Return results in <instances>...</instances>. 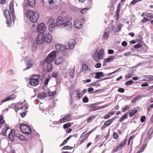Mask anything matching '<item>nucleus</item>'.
I'll return each instance as SVG.
<instances>
[{"label": "nucleus", "mask_w": 153, "mask_h": 153, "mask_svg": "<svg viewBox=\"0 0 153 153\" xmlns=\"http://www.w3.org/2000/svg\"><path fill=\"white\" fill-rule=\"evenodd\" d=\"M56 26L60 28H65V29L70 31L71 30L72 24L68 21H65L61 16L58 17L56 24L53 23L51 24L49 26V29L51 31H53Z\"/></svg>", "instance_id": "obj_1"}, {"label": "nucleus", "mask_w": 153, "mask_h": 153, "mask_svg": "<svg viewBox=\"0 0 153 153\" xmlns=\"http://www.w3.org/2000/svg\"><path fill=\"white\" fill-rule=\"evenodd\" d=\"M9 10V11L7 10H4V14L7 19V24L10 26L12 23V20L13 21L15 19L13 4L12 1L10 4Z\"/></svg>", "instance_id": "obj_2"}, {"label": "nucleus", "mask_w": 153, "mask_h": 153, "mask_svg": "<svg viewBox=\"0 0 153 153\" xmlns=\"http://www.w3.org/2000/svg\"><path fill=\"white\" fill-rule=\"evenodd\" d=\"M58 52L57 51H54L50 53L47 57L45 60L42 61L40 62V65L44 69H46L47 65L48 62L52 61L58 54Z\"/></svg>", "instance_id": "obj_3"}, {"label": "nucleus", "mask_w": 153, "mask_h": 153, "mask_svg": "<svg viewBox=\"0 0 153 153\" xmlns=\"http://www.w3.org/2000/svg\"><path fill=\"white\" fill-rule=\"evenodd\" d=\"M27 18L33 22H36L39 16V14L37 12H34L31 10H28L26 13Z\"/></svg>", "instance_id": "obj_4"}, {"label": "nucleus", "mask_w": 153, "mask_h": 153, "mask_svg": "<svg viewBox=\"0 0 153 153\" xmlns=\"http://www.w3.org/2000/svg\"><path fill=\"white\" fill-rule=\"evenodd\" d=\"M104 56V51L102 49H101L99 52L97 50L94 51L92 55L94 59L98 62H99L100 59H102Z\"/></svg>", "instance_id": "obj_5"}, {"label": "nucleus", "mask_w": 153, "mask_h": 153, "mask_svg": "<svg viewBox=\"0 0 153 153\" xmlns=\"http://www.w3.org/2000/svg\"><path fill=\"white\" fill-rule=\"evenodd\" d=\"M21 131L24 133L29 134L31 132L30 128L27 125L25 124H21L20 126Z\"/></svg>", "instance_id": "obj_6"}, {"label": "nucleus", "mask_w": 153, "mask_h": 153, "mask_svg": "<svg viewBox=\"0 0 153 153\" xmlns=\"http://www.w3.org/2000/svg\"><path fill=\"white\" fill-rule=\"evenodd\" d=\"M76 41L73 39H71L66 42L67 49H73L76 45Z\"/></svg>", "instance_id": "obj_7"}, {"label": "nucleus", "mask_w": 153, "mask_h": 153, "mask_svg": "<svg viewBox=\"0 0 153 153\" xmlns=\"http://www.w3.org/2000/svg\"><path fill=\"white\" fill-rule=\"evenodd\" d=\"M36 42L37 44L41 45L45 42L44 35L43 33H39L37 38Z\"/></svg>", "instance_id": "obj_8"}, {"label": "nucleus", "mask_w": 153, "mask_h": 153, "mask_svg": "<svg viewBox=\"0 0 153 153\" xmlns=\"http://www.w3.org/2000/svg\"><path fill=\"white\" fill-rule=\"evenodd\" d=\"M55 48L57 51H64L67 50V46L60 44H57L55 45Z\"/></svg>", "instance_id": "obj_9"}, {"label": "nucleus", "mask_w": 153, "mask_h": 153, "mask_svg": "<svg viewBox=\"0 0 153 153\" xmlns=\"http://www.w3.org/2000/svg\"><path fill=\"white\" fill-rule=\"evenodd\" d=\"M46 27L43 23H41L38 25L37 27V31L38 32H40V33H43L45 30Z\"/></svg>", "instance_id": "obj_10"}, {"label": "nucleus", "mask_w": 153, "mask_h": 153, "mask_svg": "<svg viewBox=\"0 0 153 153\" xmlns=\"http://www.w3.org/2000/svg\"><path fill=\"white\" fill-rule=\"evenodd\" d=\"M39 80L37 78H35L34 76H33L30 80V85L33 86H36L39 84Z\"/></svg>", "instance_id": "obj_11"}, {"label": "nucleus", "mask_w": 153, "mask_h": 153, "mask_svg": "<svg viewBox=\"0 0 153 153\" xmlns=\"http://www.w3.org/2000/svg\"><path fill=\"white\" fill-rule=\"evenodd\" d=\"M16 96L15 94L10 95L6 98L3 99L1 101V102L3 103L7 101L13 100L16 98Z\"/></svg>", "instance_id": "obj_12"}, {"label": "nucleus", "mask_w": 153, "mask_h": 153, "mask_svg": "<svg viewBox=\"0 0 153 153\" xmlns=\"http://www.w3.org/2000/svg\"><path fill=\"white\" fill-rule=\"evenodd\" d=\"M33 64V60L31 59H28L26 62V67L25 69H24L23 71H24L32 67Z\"/></svg>", "instance_id": "obj_13"}, {"label": "nucleus", "mask_w": 153, "mask_h": 153, "mask_svg": "<svg viewBox=\"0 0 153 153\" xmlns=\"http://www.w3.org/2000/svg\"><path fill=\"white\" fill-rule=\"evenodd\" d=\"M45 42L46 43H50L52 40V37L50 34H48L44 36Z\"/></svg>", "instance_id": "obj_14"}, {"label": "nucleus", "mask_w": 153, "mask_h": 153, "mask_svg": "<svg viewBox=\"0 0 153 153\" xmlns=\"http://www.w3.org/2000/svg\"><path fill=\"white\" fill-rule=\"evenodd\" d=\"M141 16L143 17H146L147 20L150 21L152 19H153V15L151 13H143Z\"/></svg>", "instance_id": "obj_15"}, {"label": "nucleus", "mask_w": 153, "mask_h": 153, "mask_svg": "<svg viewBox=\"0 0 153 153\" xmlns=\"http://www.w3.org/2000/svg\"><path fill=\"white\" fill-rule=\"evenodd\" d=\"M71 119V116L68 114L64 117L62 119H60L59 121L61 123H63L70 121Z\"/></svg>", "instance_id": "obj_16"}, {"label": "nucleus", "mask_w": 153, "mask_h": 153, "mask_svg": "<svg viewBox=\"0 0 153 153\" xmlns=\"http://www.w3.org/2000/svg\"><path fill=\"white\" fill-rule=\"evenodd\" d=\"M74 25L75 27L77 28H80L82 26V22L78 20L74 21Z\"/></svg>", "instance_id": "obj_17"}, {"label": "nucleus", "mask_w": 153, "mask_h": 153, "mask_svg": "<svg viewBox=\"0 0 153 153\" xmlns=\"http://www.w3.org/2000/svg\"><path fill=\"white\" fill-rule=\"evenodd\" d=\"M82 66V71L84 74L88 73L90 71V69L88 68L87 65L85 64H83Z\"/></svg>", "instance_id": "obj_18"}, {"label": "nucleus", "mask_w": 153, "mask_h": 153, "mask_svg": "<svg viewBox=\"0 0 153 153\" xmlns=\"http://www.w3.org/2000/svg\"><path fill=\"white\" fill-rule=\"evenodd\" d=\"M15 133V130H12L9 134V138L11 141H13L14 140Z\"/></svg>", "instance_id": "obj_19"}, {"label": "nucleus", "mask_w": 153, "mask_h": 153, "mask_svg": "<svg viewBox=\"0 0 153 153\" xmlns=\"http://www.w3.org/2000/svg\"><path fill=\"white\" fill-rule=\"evenodd\" d=\"M116 58V57L114 56H110L107 58H106L104 59V60L105 62H111Z\"/></svg>", "instance_id": "obj_20"}, {"label": "nucleus", "mask_w": 153, "mask_h": 153, "mask_svg": "<svg viewBox=\"0 0 153 153\" xmlns=\"http://www.w3.org/2000/svg\"><path fill=\"white\" fill-rule=\"evenodd\" d=\"M64 61L63 59L60 57L56 59L55 61V63L56 65H59L62 63Z\"/></svg>", "instance_id": "obj_21"}, {"label": "nucleus", "mask_w": 153, "mask_h": 153, "mask_svg": "<svg viewBox=\"0 0 153 153\" xmlns=\"http://www.w3.org/2000/svg\"><path fill=\"white\" fill-rule=\"evenodd\" d=\"M15 108L14 109L16 111H17L19 110L22 109V105L20 103H17L15 105Z\"/></svg>", "instance_id": "obj_22"}, {"label": "nucleus", "mask_w": 153, "mask_h": 153, "mask_svg": "<svg viewBox=\"0 0 153 153\" xmlns=\"http://www.w3.org/2000/svg\"><path fill=\"white\" fill-rule=\"evenodd\" d=\"M110 31H105L104 32V34L103 35L102 38L105 39H108L109 35L110 33Z\"/></svg>", "instance_id": "obj_23"}, {"label": "nucleus", "mask_w": 153, "mask_h": 153, "mask_svg": "<svg viewBox=\"0 0 153 153\" xmlns=\"http://www.w3.org/2000/svg\"><path fill=\"white\" fill-rule=\"evenodd\" d=\"M95 74V77L97 79H100L104 76L103 73L102 72L96 73Z\"/></svg>", "instance_id": "obj_24"}, {"label": "nucleus", "mask_w": 153, "mask_h": 153, "mask_svg": "<svg viewBox=\"0 0 153 153\" xmlns=\"http://www.w3.org/2000/svg\"><path fill=\"white\" fill-rule=\"evenodd\" d=\"M28 5L31 7H33L34 6L35 3V0H27Z\"/></svg>", "instance_id": "obj_25"}, {"label": "nucleus", "mask_w": 153, "mask_h": 153, "mask_svg": "<svg viewBox=\"0 0 153 153\" xmlns=\"http://www.w3.org/2000/svg\"><path fill=\"white\" fill-rule=\"evenodd\" d=\"M46 68H47V70L48 72L51 71L52 69V64L50 63V62H48L47 64Z\"/></svg>", "instance_id": "obj_26"}, {"label": "nucleus", "mask_w": 153, "mask_h": 153, "mask_svg": "<svg viewBox=\"0 0 153 153\" xmlns=\"http://www.w3.org/2000/svg\"><path fill=\"white\" fill-rule=\"evenodd\" d=\"M127 142V140L126 139H124L121 142L120 144L118 145L119 147H120L121 149L122 148L125 146Z\"/></svg>", "instance_id": "obj_27"}, {"label": "nucleus", "mask_w": 153, "mask_h": 153, "mask_svg": "<svg viewBox=\"0 0 153 153\" xmlns=\"http://www.w3.org/2000/svg\"><path fill=\"white\" fill-rule=\"evenodd\" d=\"M46 94L45 93H41L38 94V98L41 99H44L45 97Z\"/></svg>", "instance_id": "obj_28"}, {"label": "nucleus", "mask_w": 153, "mask_h": 153, "mask_svg": "<svg viewBox=\"0 0 153 153\" xmlns=\"http://www.w3.org/2000/svg\"><path fill=\"white\" fill-rule=\"evenodd\" d=\"M98 109V107L97 106L91 105L89 107V110L90 111H94Z\"/></svg>", "instance_id": "obj_29"}, {"label": "nucleus", "mask_w": 153, "mask_h": 153, "mask_svg": "<svg viewBox=\"0 0 153 153\" xmlns=\"http://www.w3.org/2000/svg\"><path fill=\"white\" fill-rule=\"evenodd\" d=\"M16 137L22 140H23L25 139V137L23 136L22 135L19 134H16Z\"/></svg>", "instance_id": "obj_30"}, {"label": "nucleus", "mask_w": 153, "mask_h": 153, "mask_svg": "<svg viewBox=\"0 0 153 153\" xmlns=\"http://www.w3.org/2000/svg\"><path fill=\"white\" fill-rule=\"evenodd\" d=\"M128 117V114H125L123 115L122 117L120 119V122H122L123 121L124 119H127Z\"/></svg>", "instance_id": "obj_31"}, {"label": "nucleus", "mask_w": 153, "mask_h": 153, "mask_svg": "<svg viewBox=\"0 0 153 153\" xmlns=\"http://www.w3.org/2000/svg\"><path fill=\"white\" fill-rule=\"evenodd\" d=\"M137 111L136 110H131L129 113V115L130 117H132L136 113Z\"/></svg>", "instance_id": "obj_32"}, {"label": "nucleus", "mask_w": 153, "mask_h": 153, "mask_svg": "<svg viewBox=\"0 0 153 153\" xmlns=\"http://www.w3.org/2000/svg\"><path fill=\"white\" fill-rule=\"evenodd\" d=\"M9 129V127L7 126L3 128L2 131V134L4 136H6V132Z\"/></svg>", "instance_id": "obj_33"}, {"label": "nucleus", "mask_w": 153, "mask_h": 153, "mask_svg": "<svg viewBox=\"0 0 153 153\" xmlns=\"http://www.w3.org/2000/svg\"><path fill=\"white\" fill-rule=\"evenodd\" d=\"M85 132H84L81 135L80 138H83L84 139H85V140L86 139L88 136V134H84V133Z\"/></svg>", "instance_id": "obj_34"}, {"label": "nucleus", "mask_w": 153, "mask_h": 153, "mask_svg": "<svg viewBox=\"0 0 153 153\" xmlns=\"http://www.w3.org/2000/svg\"><path fill=\"white\" fill-rule=\"evenodd\" d=\"M114 119H111L105 122V125L107 126L110 125Z\"/></svg>", "instance_id": "obj_35"}, {"label": "nucleus", "mask_w": 153, "mask_h": 153, "mask_svg": "<svg viewBox=\"0 0 153 153\" xmlns=\"http://www.w3.org/2000/svg\"><path fill=\"white\" fill-rule=\"evenodd\" d=\"M69 74L70 76L71 77H73L74 74V70L73 69H71L69 71Z\"/></svg>", "instance_id": "obj_36"}, {"label": "nucleus", "mask_w": 153, "mask_h": 153, "mask_svg": "<svg viewBox=\"0 0 153 153\" xmlns=\"http://www.w3.org/2000/svg\"><path fill=\"white\" fill-rule=\"evenodd\" d=\"M71 126V123H68L64 125L63 126V127L64 128L66 129L68 128V127H70Z\"/></svg>", "instance_id": "obj_37"}, {"label": "nucleus", "mask_w": 153, "mask_h": 153, "mask_svg": "<svg viewBox=\"0 0 153 153\" xmlns=\"http://www.w3.org/2000/svg\"><path fill=\"white\" fill-rule=\"evenodd\" d=\"M146 144H144L143 146L141 147V148L138 151V152L139 153H140L143 152L144 150V149L146 147Z\"/></svg>", "instance_id": "obj_38"}, {"label": "nucleus", "mask_w": 153, "mask_h": 153, "mask_svg": "<svg viewBox=\"0 0 153 153\" xmlns=\"http://www.w3.org/2000/svg\"><path fill=\"white\" fill-rule=\"evenodd\" d=\"M153 80V76H148L146 78V81H151Z\"/></svg>", "instance_id": "obj_39"}, {"label": "nucleus", "mask_w": 153, "mask_h": 153, "mask_svg": "<svg viewBox=\"0 0 153 153\" xmlns=\"http://www.w3.org/2000/svg\"><path fill=\"white\" fill-rule=\"evenodd\" d=\"M58 75V73L56 71H55L52 74V76L54 78H56Z\"/></svg>", "instance_id": "obj_40"}, {"label": "nucleus", "mask_w": 153, "mask_h": 153, "mask_svg": "<svg viewBox=\"0 0 153 153\" xmlns=\"http://www.w3.org/2000/svg\"><path fill=\"white\" fill-rule=\"evenodd\" d=\"M56 92L55 91L53 92H51L50 91H49L48 92V94L49 96H53L55 95Z\"/></svg>", "instance_id": "obj_41"}, {"label": "nucleus", "mask_w": 153, "mask_h": 153, "mask_svg": "<svg viewBox=\"0 0 153 153\" xmlns=\"http://www.w3.org/2000/svg\"><path fill=\"white\" fill-rule=\"evenodd\" d=\"M133 81L132 80L127 81L125 83L126 85H131L133 83Z\"/></svg>", "instance_id": "obj_42"}, {"label": "nucleus", "mask_w": 153, "mask_h": 153, "mask_svg": "<svg viewBox=\"0 0 153 153\" xmlns=\"http://www.w3.org/2000/svg\"><path fill=\"white\" fill-rule=\"evenodd\" d=\"M76 94L79 97V98L82 97L83 95L82 93L78 92V91H76Z\"/></svg>", "instance_id": "obj_43"}, {"label": "nucleus", "mask_w": 153, "mask_h": 153, "mask_svg": "<svg viewBox=\"0 0 153 153\" xmlns=\"http://www.w3.org/2000/svg\"><path fill=\"white\" fill-rule=\"evenodd\" d=\"M88 8H84L81 10V13L82 14H84L88 11Z\"/></svg>", "instance_id": "obj_44"}, {"label": "nucleus", "mask_w": 153, "mask_h": 153, "mask_svg": "<svg viewBox=\"0 0 153 153\" xmlns=\"http://www.w3.org/2000/svg\"><path fill=\"white\" fill-rule=\"evenodd\" d=\"M129 108V107L127 105H125L123 108H122V111L123 112H125L126 111V109H128Z\"/></svg>", "instance_id": "obj_45"}, {"label": "nucleus", "mask_w": 153, "mask_h": 153, "mask_svg": "<svg viewBox=\"0 0 153 153\" xmlns=\"http://www.w3.org/2000/svg\"><path fill=\"white\" fill-rule=\"evenodd\" d=\"M123 27V25L122 24L120 23L118 26L117 28L118 29V31H120L122 29V28Z\"/></svg>", "instance_id": "obj_46"}, {"label": "nucleus", "mask_w": 153, "mask_h": 153, "mask_svg": "<svg viewBox=\"0 0 153 153\" xmlns=\"http://www.w3.org/2000/svg\"><path fill=\"white\" fill-rule=\"evenodd\" d=\"M120 4H118V5L117 6V11L116 12V13L117 15L118 14V13L119 12L120 9Z\"/></svg>", "instance_id": "obj_47"}, {"label": "nucleus", "mask_w": 153, "mask_h": 153, "mask_svg": "<svg viewBox=\"0 0 153 153\" xmlns=\"http://www.w3.org/2000/svg\"><path fill=\"white\" fill-rule=\"evenodd\" d=\"M82 101L84 103H86L88 102V99L87 97H85L83 98Z\"/></svg>", "instance_id": "obj_48"}, {"label": "nucleus", "mask_w": 153, "mask_h": 153, "mask_svg": "<svg viewBox=\"0 0 153 153\" xmlns=\"http://www.w3.org/2000/svg\"><path fill=\"white\" fill-rule=\"evenodd\" d=\"M95 118L94 116L90 117L88 118L87 119V122L89 123L91 122L92 120Z\"/></svg>", "instance_id": "obj_49"}, {"label": "nucleus", "mask_w": 153, "mask_h": 153, "mask_svg": "<svg viewBox=\"0 0 153 153\" xmlns=\"http://www.w3.org/2000/svg\"><path fill=\"white\" fill-rule=\"evenodd\" d=\"M3 117L2 116H0V123L2 124H3L4 122V121L3 120Z\"/></svg>", "instance_id": "obj_50"}, {"label": "nucleus", "mask_w": 153, "mask_h": 153, "mask_svg": "<svg viewBox=\"0 0 153 153\" xmlns=\"http://www.w3.org/2000/svg\"><path fill=\"white\" fill-rule=\"evenodd\" d=\"M54 19H50L48 22V24L50 25L51 24L53 23V22H54Z\"/></svg>", "instance_id": "obj_51"}, {"label": "nucleus", "mask_w": 153, "mask_h": 153, "mask_svg": "<svg viewBox=\"0 0 153 153\" xmlns=\"http://www.w3.org/2000/svg\"><path fill=\"white\" fill-rule=\"evenodd\" d=\"M114 138L115 139H117L118 137V135L117 133L114 132L113 134Z\"/></svg>", "instance_id": "obj_52"}, {"label": "nucleus", "mask_w": 153, "mask_h": 153, "mask_svg": "<svg viewBox=\"0 0 153 153\" xmlns=\"http://www.w3.org/2000/svg\"><path fill=\"white\" fill-rule=\"evenodd\" d=\"M71 149V147L69 146H64L63 148V149Z\"/></svg>", "instance_id": "obj_53"}, {"label": "nucleus", "mask_w": 153, "mask_h": 153, "mask_svg": "<svg viewBox=\"0 0 153 153\" xmlns=\"http://www.w3.org/2000/svg\"><path fill=\"white\" fill-rule=\"evenodd\" d=\"M121 149L120 147H119V146H117L115 149L113 150V152H117L119 149Z\"/></svg>", "instance_id": "obj_54"}, {"label": "nucleus", "mask_w": 153, "mask_h": 153, "mask_svg": "<svg viewBox=\"0 0 153 153\" xmlns=\"http://www.w3.org/2000/svg\"><path fill=\"white\" fill-rule=\"evenodd\" d=\"M145 119V116H142L140 119L141 122L142 123L144 121Z\"/></svg>", "instance_id": "obj_55"}, {"label": "nucleus", "mask_w": 153, "mask_h": 153, "mask_svg": "<svg viewBox=\"0 0 153 153\" xmlns=\"http://www.w3.org/2000/svg\"><path fill=\"white\" fill-rule=\"evenodd\" d=\"M76 135H77V134H74L73 135H70V136H69L66 139L68 140H69L72 137H76Z\"/></svg>", "instance_id": "obj_56"}, {"label": "nucleus", "mask_w": 153, "mask_h": 153, "mask_svg": "<svg viewBox=\"0 0 153 153\" xmlns=\"http://www.w3.org/2000/svg\"><path fill=\"white\" fill-rule=\"evenodd\" d=\"M76 135H77V134H74L73 135H70V136H69L66 139L68 140H69L72 137H76Z\"/></svg>", "instance_id": "obj_57"}, {"label": "nucleus", "mask_w": 153, "mask_h": 153, "mask_svg": "<svg viewBox=\"0 0 153 153\" xmlns=\"http://www.w3.org/2000/svg\"><path fill=\"white\" fill-rule=\"evenodd\" d=\"M76 135H77V134H74L73 135H70V136H69L66 139L68 140H69L72 137H76Z\"/></svg>", "instance_id": "obj_58"}, {"label": "nucleus", "mask_w": 153, "mask_h": 153, "mask_svg": "<svg viewBox=\"0 0 153 153\" xmlns=\"http://www.w3.org/2000/svg\"><path fill=\"white\" fill-rule=\"evenodd\" d=\"M76 135H77V134H74L73 135H70V136H69L66 139L68 140H69L72 137H76Z\"/></svg>", "instance_id": "obj_59"}, {"label": "nucleus", "mask_w": 153, "mask_h": 153, "mask_svg": "<svg viewBox=\"0 0 153 153\" xmlns=\"http://www.w3.org/2000/svg\"><path fill=\"white\" fill-rule=\"evenodd\" d=\"M121 45L123 46H126L127 45V42L126 41H124L122 42Z\"/></svg>", "instance_id": "obj_60"}, {"label": "nucleus", "mask_w": 153, "mask_h": 153, "mask_svg": "<svg viewBox=\"0 0 153 153\" xmlns=\"http://www.w3.org/2000/svg\"><path fill=\"white\" fill-rule=\"evenodd\" d=\"M138 2L137 0H133L132 1H131V5H134L135 4L137 3Z\"/></svg>", "instance_id": "obj_61"}, {"label": "nucleus", "mask_w": 153, "mask_h": 153, "mask_svg": "<svg viewBox=\"0 0 153 153\" xmlns=\"http://www.w3.org/2000/svg\"><path fill=\"white\" fill-rule=\"evenodd\" d=\"M118 91L120 93H123L124 92V89L123 88H120L118 89Z\"/></svg>", "instance_id": "obj_62"}, {"label": "nucleus", "mask_w": 153, "mask_h": 153, "mask_svg": "<svg viewBox=\"0 0 153 153\" xmlns=\"http://www.w3.org/2000/svg\"><path fill=\"white\" fill-rule=\"evenodd\" d=\"M101 67V64L100 63H98L97 64L95 65V67L97 68H100Z\"/></svg>", "instance_id": "obj_63"}, {"label": "nucleus", "mask_w": 153, "mask_h": 153, "mask_svg": "<svg viewBox=\"0 0 153 153\" xmlns=\"http://www.w3.org/2000/svg\"><path fill=\"white\" fill-rule=\"evenodd\" d=\"M141 46V45L138 44L137 45H135L134 46V48H140Z\"/></svg>", "instance_id": "obj_64"}]
</instances>
